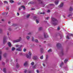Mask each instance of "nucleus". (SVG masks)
<instances>
[{
  "label": "nucleus",
  "mask_w": 73,
  "mask_h": 73,
  "mask_svg": "<svg viewBox=\"0 0 73 73\" xmlns=\"http://www.w3.org/2000/svg\"><path fill=\"white\" fill-rule=\"evenodd\" d=\"M1 51H0V61H1Z\"/></svg>",
  "instance_id": "obj_15"
},
{
  "label": "nucleus",
  "mask_w": 73,
  "mask_h": 73,
  "mask_svg": "<svg viewBox=\"0 0 73 73\" xmlns=\"http://www.w3.org/2000/svg\"><path fill=\"white\" fill-rule=\"evenodd\" d=\"M7 44L8 45V46L9 47H10V48H11V46H12V44H11V42H9Z\"/></svg>",
  "instance_id": "obj_10"
},
{
  "label": "nucleus",
  "mask_w": 73,
  "mask_h": 73,
  "mask_svg": "<svg viewBox=\"0 0 73 73\" xmlns=\"http://www.w3.org/2000/svg\"><path fill=\"white\" fill-rule=\"evenodd\" d=\"M52 49H50L48 51V52L49 53L50 52H52Z\"/></svg>",
  "instance_id": "obj_26"
},
{
  "label": "nucleus",
  "mask_w": 73,
  "mask_h": 73,
  "mask_svg": "<svg viewBox=\"0 0 73 73\" xmlns=\"http://www.w3.org/2000/svg\"><path fill=\"white\" fill-rule=\"evenodd\" d=\"M37 17L36 16H34V19H37Z\"/></svg>",
  "instance_id": "obj_52"
},
{
  "label": "nucleus",
  "mask_w": 73,
  "mask_h": 73,
  "mask_svg": "<svg viewBox=\"0 0 73 73\" xmlns=\"http://www.w3.org/2000/svg\"><path fill=\"white\" fill-rule=\"evenodd\" d=\"M34 3V2H31L30 3H29L28 4V5H29V4H33Z\"/></svg>",
  "instance_id": "obj_27"
},
{
  "label": "nucleus",
  "mask_w": 73,
  "mask_h": 73,
  "mask_svg": "<svg viewBox=\"0 0 73 73\" xmlns=\"http://www.w3.org/2000/svg\"><path fill=\"white\" fill-rule=\"evenodd\" d=\"M49 5H50V6H52V7H54V6H55L54 4L52 3H50L49 4Z\"/></svg>",
  "instance_id": "obj_17"
},
{
  "label": "nucleus",
  "mask_w": 73,
  "mask_h": 73,
  "mask_svg": "<svg viewBox=\"0 0 73 73\" xmlns=\"http://www.w3.org/2000/svg\"><path fill=\"white\" fill-rule=\"evenodd\" d=\"M21 7H22V8H23V10H25V7L24 5H23Z\"/></svg>",
  "instance_id": "obj_25"
},
{
  "label": "nucleus",
  "mask_w": 73,
  "mask_h": 73,
  "mask_svg": "<svg viewBox=\"0 0 73 73\" xmlns=\"http://www.w3.org/2000/svg\"><path fill=\"white\" fill-rule=\"evenodd\" d=\"M26 57L27 58H29V59H31V56L28 54L26 55Z\"/></svg>",
  "instance_id": "obj_8"
},
{
  "label": "nucleus",
  "mask_w": 73,
  "mask_h": 73,
  "mask_svg": "<svg viewBox=\"0 0 73 73\" xmlns=\"http://www.w3.org/2000/svg\"><path fill=\"white\" fill-rule=\"evenodd\" d=\"M15 50V48L14 47H13L11 48L12 51H14Z\"/></svg>",
  "instance_id": "obj_18"
},
{
  "label": "nucleus",
  "mask_w": 73,
  "mask_h": 73,
  "mask_svg": "<svg viewBox=\"0 0 73 73\" xmlns=\"http://www.w3.org/2000/svg\"><path fill=\"white\" fill-rule=\"evenodd\" d=\"M27 50V49L25 48H24L23 49V51L24 52H26Z\"/></svg>",
  "instance_id": "obj_48"
},
{
  "label": "nucleus",
  "mask_w": 73,
  "mask_h": 73,
  "mask_svg": "<svg viewBox=\"0 0 73 73\" xmlns=\"http://www.w3.org/2000/svg\"><path fill=\"white\" fill-rule=\"evenodd\" d=\"M45 14V13L44 12H42V13H41L40 14L41 15L44 14Z\"/></svg>",
  "instance_id": "obj_50"
},
{
  "label": "nucleus",
  "mask_w": 73,
  "mask_h": 73,
  "mask_svg": "<svg viewBox=\"0 0 73 73\" xmlns=\"http://www.w3.org/2000/svg\"><path fill=\"white\" fill-rule=\"evenodd\" d=\"M29 54L30 55V56H31L32 55V53H31V52L29 51Z\"/></svg>",
  "instance_id": "obj_31"
},
{
  "label": "nucleus",
  "mask_w": 73,
  "mask_h": 73,
  "mask_svg": "<svg viewBox=\"0 0 73 73\" xmlns=\"http://www.w3.org/2000/svg\"><path fill=\"white\" fill-rule=\"evenodd\" d=\"M36 72H37L38 73H39V71H38V70H36Z\"/></svg>",
  "instance_id": "obj_58"
},
{
  "label": "nucleus",
  "mask_w": 73,
  "mask_h": 73,
  "mask_svg": "<svg viewBox=\"0 0 73 73\" xmlns=\"http://www.w3.org/2000/svg\"><path fill=\"white\" fill-rule=\"evenodd\" d=\"M45 20H48L49 19V17H48L47 18H45Z\"/></svg>",
  "instance_id": "obj_49"
},
{
  "label": "nucleus",
  "mask_w": 73,
  "mask_h": 73,
  "mask_svg": "<svg viewBox=\"0 0 73 73\" xmlns=\"http://www.w3.org/2000/svg\"><path fill=\"white\" fill-rule=\"evenodd\" d=\"M24 72L25 73H27H27H28V70L27 71V70H24Z\"/></svg>",
  "instance_id": "obj_30"
},
{
  "label": "nucleus",
  "mask_w": 73,
  "mask_h": 73,
  "mask_svg": "<svg viewBox=\"0 0 73 73\" xmlns=\"http://www.w3.org/2000/svg\"><path fill=\"white\" fill-rule=\"evenodd\" d=\"M17 14L18 16H19L20 15V14H19V13H17Z\"/></svg>",
  "instance_id": "obj_62"
},
{
  "label": "nucleus",
  "mask_w": 73,
  "mask_h": 73,
  "mask_svg": "<svg viewBox=\"0 0 73 73\" xmlns=\"http://www.w3.org/2000/svg\"><path fill=\"white\" fill-rule=\"evenodd\" d=\"M40 58V59H41V60L43 59V55H42V56H41Z\"/></svg>",
  "instance_id": "obj_39"
},
{
  "label": "nucleus",
  "mask_w": 73,
  "mask_h": 73,
  "mask_svg": "<svg viewBox=\"0 0 73 73\" xmlns=\"http://www.w3.org/2000/svg\"><path fill=\"white\" fill-rule=\"evenodd\" d=\"M3 72L4 73H6V68H3Z\"/></svg>",
  "instance_id": "obj_22"
},
{
  "label": "nucleus",
  "mask_w": 73,
  "mask_h": 73,
  "mask_svg": "<svg viewBox=\"0 0 73 73\" xmlns=\"http://www.w3.org/2000/svg\"><path fill=\"white\" fill-rule=\"evenodd\" d=\"M60 38H62L63 37V35H60Z\"/></svg>",
  "instance_id": "obj_42"
},
{
  "label": "nucleus",
  "mask_w": 73,
  "mask_h": 73,
  "mask_svg": "<svg viewBox=\"0 0 73 73\" xmlns=\"http://www.w3.org/2000/svg\"><path fill=\"white\" fill-rule=\"evenodd\" d=\"M33 58L34 60H36L38 58V56H33Z\"/></svg>",
  "instance_id": "obj_5"
},
{
  "label": "nucleus",
  "mask_w": 73,
  "mask_h": 73,
  "mask_svg": "<svg viewBox=\"0 0 73 73\" xmlns=\"http://www.w3.org/2000/svg\"><path fill=\"white\" fill-rule=\"evenodd\" d=\"M9 2L11 3H14V1L13 0H10Z\"/></svg>",
  "instance_id": "obj_24"
},
{
  "label": "nucleus",
  "mask_w": 73,
  "mask_h": 73,
  "mask_svg": "<svg viewBox=\"0 0 73 73\" xmlns=\"http://www.w3.org/2000/svg\"><path fill=\"white\" fill-rule=\"evenodd\" d=\"M43 28H42V27H40L39 28H38V31H42V30Z\"/></svg>",
  "instance_id": "obj_14"
},
{
  "label": "nucleus",
  "mask_w": 73,
  "mask_h": 73,
  "mask_svg": "<svg viewBox=\"0 0 73 73\" xmlns=\"http://www.w3.org/2000/svg\"><path fill=\"white\" fill-rule=\"evenodd\" d=\"M35 42H36V43H38V40L36 39L35 40Z\"/></svg>",
  "instance_id": "obj_19"
},
{
  "label": "nucleus",
  "mask_w": 73,
  "mask_h": 73,
  "mask_svg": "<svg viewBox=\"0 0 73 73\" xmlns=\"http://www.w3.org/2000/svg\"><path fill=\"white\" fill-rule=\"evenodd\" d=\"M2 64L3 65H5V63H4V62H3L2 63Z\"/></svg>",
  "instance_id": "obj_60"
},
{
  "label": "nucleus",
  "mask_w": 73,
  "mask_h": 73,
  "mask_svg": "<svg viewBox=\"0 0 73 73\" xmlns=\"http://www.w3.org/2000/svg\"><path fill=\"white\" fill-rule=\"evenodd\" d=\"M4 3L8 4V2H7V1H4Z\"/></svg>",
  "instance_id": "obj_41"
},
{
  "label": "nucleus",
  "mask_w": 73,
  "mask_h": 73,
  "mask_svg": "<svg viewBox=\"0 0 73 73\" xmlns=\"http://www.w3.org/2000/svg\"><path fill=\"white\" fill-rule=\"evenodd\" d=\"M19 55L20 56H23V54L21 52L19 53Z\"/></svg>",
  "instance_id": "obj_37"
},
{
  "label": "nucleus",
  "mask_w": 73,
  "mask_h": 73,
  "mask_svg": "<svg viewBox=\"0 0 73 73\" xmlns=\"http://www.w3.org/2000/svg\"><path fill=\"white\" fill-rule=\"evenodd\" d=\"M9 31H12V29H11V28H9Z\"/></svg>",
  "instance_id": "obj_51"
},
{
  "label": "nucleus",
  "mask_w": 73,
  "mask_h": 73,
  "mask_svg": "<svg viewBox=\"0 0 73 73\" xmlns=\"http://www.w3.org/2000/svg\"><path fill=\"white\" fill-rule=\"evenodd\" d=\"M67 61H68V60L67 59H66L64 60V62H65V63H66V62H67Z\"/></svg>",
  "instance_id": "obj_45"
},
{
  "label": "nucleus",
  "mask_w": 73,
  "mask_h": 73,
  "mask_svg": "<svg viewBox=\"0 0 73 73\" xmlns=\"http://www.w3.org/2000/svg\"><path fill=\"white\" fill-rule=\"evenodd\" d=\"M48 58V55H46V59H47Z\"/></svg>",
  "instance_id": "obj_57"
},
{
  "label": "nucleus",
  "mask_w": 73,
  "mask_h": 73,
  "mask_svg": "<svg viewBox=\"0 0 73 73\" xmlns=\"http://www.w3.org/2000/svg\"><path fill=\"white\" fill-rule=\"evenodd\" d=\"M3 56L5 57L7 56V54L5 53L4 54H3Z\"/></svg>",
  "instance_id": "obj_40"
},
{
  "label": "nucleus",
  "mask_w": 73,
  "mask_h": 73,
  "mask_svg": "<svg viewBox=\"0 0 73 73\" xmlns=\"http://www.w3.org/2000/svg\"><path fill=\"white\" fill-rule=\"evenodd\" d=\"M66 38H68V39H69V36H67L66 37Z\"/></svg>",
  "instance_id": "obj_46"
},
{
  "label": "nucleus",
  "mask_w": 73,
  "mask_h": 73,
  "mask_svg": "<svg viewBox=\"0 0 73 73\" xmlns=\"http://www.w3.org/2000/svg\"><path fill=\"white\" fill-rule=\"evenodd\" d=\"M68 35L70 36H73V35H73V34H71V33H70V34H68Z\"/></svg>",
  "instance_id": "obj_43"
},
{
  "label": "nucleus",
  "mask_w": 73,
  "mask_h": 73,
  "mask_svg": "<svg viewBox=\"0 0 73 73\" xmlns=\"http://www.w3.org/2000/svg\"><path fill=\"white\" fill-rule=\"evenodd\" d=\"M16 46L17 47V48L18 47H20V45H16Z\"/></svg>",
  "instance_id": "obj_47"
},
{
  "label": "nucleus",
  "mask_w": 73,
  "mask_h": 73,
  "mask_svg": "<svg viewBox=\"0 0 73 73\" xmlns=\"http://www.w3.org/2000/svg\"><path fill=\"white\" fill-rule=\"evenodd\" d=\"M30 15H30L29 14L28 15H27V18H29V16H30Z\"/></svg>",
  "instance_id": "obj_38"
},
{
  "label": "nucleus",
  "mask_w": 73,
  "mask_h": 73,
  "mask_svg": "<svg viewBox=\"0 0 73 73\" xmlns=\"http://www.w3.org/2000/svg\"><path fill=\"white\" fill-rule=\"evenodd\" d=\"M64 65V63H63V62H62V63L60 64V66L61 67V66H62V65Z\"/></svg>",
  "instance_id": "obj_32"
},
{
  "label": "nucleus",
  "mask_w": 73,
  "mask_h": 73,
  "mask_svg": "<svg viewBox=\"0 0 73 73\" xmlns=\"http://www.w3.org/2000/svg\"><path fill=\"white\" fill-rule=\"evenodd\" d=\"M35 64V63H34V62H32V63H31V65H34V64Z\"/></svg>",
  "instance_id": "obj_36"
},
{
  "label": "nucleus",
  "mask_w": 73,
  "mask_h": 73,
  "mask_svg": "<svg viewBox=\"0 0 73 73\" xmlns=\"http://www.w3.org/2000/svg\"><path fill=\"white\" fill-rule=\"evenodd\" d=\"M56 46L58 48H60V47H61V44L59 43L57 44Z\"/></svg>",
  "instance_id": "obj_6"
},
{
  "label": "nucleus",
  "mask_w": 73,
  "mask_h": 73,
  "mask_svg": "<svg viewBox=\"0 0 73 73\" xmlns=\"http://www.w3.org/2000/svg\"><path fill=\"white\" fill-rule=\"evenodd\" d=\"M16 66L17 68H19V67L20 66L19 64H18V63H17Z\"/></svg>",
  "instance_id": "obj_23"
},
{
  "label": "nucleus",
  "mask_w": 73,
  "mask_h": 73,
  "mask_svg": "<svg viewBox=\"0 0 73 73\" xmlns=\"http://www.w3.org/2000/svg\"><path fill=\"white\" fill-rule=\"evenodd\" d=\"M21 40V37H20L19 38V39L13 40V42H20V41Z\"/></svg>",
  "instance_id": "obj_2"
},
{
  "label": "nucleus",
  "mask_w": 73,
  "mask_h": 73,
  "mask_svg": "<svg viewBox=\"0 0 73 73\" xmlns=\"http://www.w3.org/2000/svg\"><path fill=\"white\" fill-rule=\"evenodd\" d=\"M19 11H20V10H21V8H19Z\"/></svg>",
  "instance_id": "obj_64"
},
{
  "label": "nucleus",
  "mask_w": 73,
  "mask_h": 73,
  "mask_svg": "<svg viewBox=\"0 0 73 73\" xmlns=\"http://www.w3.org/2000/svg\"><path fill=\"white\" fill-rule=\"evenodd\" d=\"M64 55V52H63V51H62L60 53V56H63Z\"/></svg>",
  "instance_id": "obj_11"
},
{
  "label": "nucleus",
  "mask_w": 73,
  "mask_h": 73,
  "mask_svg": "<svg viewBox=\"0 0 73 73\" xmlns=\"http://www.w3.org/2000/svg\"><path fill=\"white\" fill-rule=\"evenodd\" d=\"M44 37L45 38H47L48 37V34L46 33H44Z\"/></svg>",
  "instance_id": "obj_4"
},
{
  "label": "nucleus",
  "mask_w": 73,
  "mask_h": 73,
  "mask_svg": "<svg viewBox=\"0 0 73 73\" xmlns=\"http://www.w3.org/2000/svg\"><path fill=\"white\" fill-rule=\"evenodd\" d=\"M32 38V40L33 41H34V38H33V37Z\"/></svg>",
  "instance_id": "obj_53"
},
{
  "label": "nucleus",
  "mask_w": 73,
  "mask_h": 73,
  "mask_svg": "<svg viewBox=\"0 0 73 73\" xmlns=\"http://www.w3.org/2000/svg\"><path fill=\"white\" fill-rule=\"evenodd\" d=\"M63 5H64V3L62 2L61 3L60 5L59 6V8H61L63 7Z\"/></svg>",
  "instance_id": "obj_7"
},
{
  "label": "nucleus",
  "mask_w": 73,
  "mask_h": 73,
  "mask_svg": "<svg viewBox=\"0 0 73 73\" xmlns=\"http://www.w3.org/2000/svg\"><path fill=\"white\" fill-rule=\"evenodd\" d=\"M16 50H17L18 51H19V52H21L22 50L21 49V48L19 47V48H17Z\"/></svg>",
  "instance_id": "obj_9"
},
{
  "label": "nucleus",
  "mask_w": 73,
  "mask_h": 73,
  "mask_svg": "<svg viewBox=\"0 0 73 73\" xmlns=\"http://www.w3.org/2000/svg\"><path fill=\"white\" fill-rule=\"evenodd\" d=\"M69 11H73V8H72V7H70Z\"/></svg>",
  "instance_id": "obj_16"
},
{
  "label": "nucleus",
  "mask_w": 73,
  "mask_h": 73,
  "mask_svg": "<svg viewBox=\"0 0 73 73\" xmlns=\"http://www.w3.org/2000/svg\"><path fill=\"white\" fill-rule=\"evenodd\" d=\"M28 35H31V33H30L28 34Z\"/></svg>",
  "instance_id": "obj_55"
},
{
  "label": "nucleus",
  "mask_w": 73,
  "mask_h": 73,
  "mask_svg": "<svg viewBox=\"0 0 73 73\" xmlns=\"http://www.w3.org/2000/svg\"><path fill=\"white\" fill-rule=\"evenodd\" d=\"M42 7H44V4H43V3L42 4Z\"/></svg>",
  "instance_id": "obj_63"
},
{
  "label": "nucleus",
  "mask_w": 73,
  "mask_h": 73,
  "mask_svg": "<svg viewBox=\"0 0 73 73\" xmlns=\"http://www.w3.org/2000/svg\"><path fill=\"white\" fill-rule=\"evenodd\" d=\"M40 52L42 53L43 52H44V50L43 49V48H40Z\"/></svg>",
  "instance_id": "obj_21"
},
{
  "label": "nucleus",
  "mask_w": 73,
  "mask_h": 73,
  "mask_svg": "<svg viewBox=\"0 0 73 73\" xmlns=\"http://www.w3.org/2000/svg\"><path fill=\"white\" fill-rule=\"evenodd\" d=\"M26 38H27V40H29V39L30 38V37L29 36H27Z\"/></svg>",
  "instance_id": "obj_28"
},
{
  "label": "nucleus",
  "mask_w": 73,
  "mask_h": 73,
  "mask_svg": "<svg viewBox=\"0 0 73 73\" xmlns=\"http://www.w3.org/2000/svg\"><path fill=\"white\" fill-rule=\"evenodd\" d=\"M58 2H59V1L58 0L54 2L55 4L57 5L58 4Z\"/></svg>",
  "instance_id": "obj_12"
},
{
  "label": "nucleus",
  "mask_w": 73,
  "mask_h": 73,
  "mask_svg": "<svg viewBox=\"0 0 73 73\" xmlns=\"http://www.w3.org/2000/svg\"><path fill=\"white\" fill-rule=\"evenodd\" d=\"M60 28L59 27H58L57 28V30H60Z\"/></svg>",
  "instance_id": "obj_56"
},
{
  "label": "nucleus",
  "mask_w": 73,
  "mask_h": 73,
  "mask_svg": "<svg viewBox=\"0 0 73 73\" xmlns=\"http://www.w3.org/2000/svg\"><path fill=\"white\" fill-rule=\"evenodd\" d=\"M50 12V11L49 10H48L47 11V12Z\"/></svg>",
  "instance_id": "obj_59"
},
{
  "label": "nucleus",
  "mask_w": 73,
  "mask_h": 73,
  "mask_svg": "<svg viewBox=\"0 0 73 73\" xmlns=\"http://www.w3.org/2000/svg\"><path fill=\"white\" fill-rule=\"evenodd\" d=\"M51 20L52 21L51 23L52 25H58V21H57V19L54 17H52Z\"/></svg>",
  "instance_id": "obj_1"
},
{
  "label": "nucleus",
  "mask_w": 73,
  "mask_h": 73,
  "mask_svg": "<svg viewBox=\"0 0 73 73\" xmlns=\"http://www.w3.org/2000/svg\"><path fill=\"white\" fill-rule=\"evenodd\" d=\"M3 33V30L1 29H0V33Z\"/></svg>",
  "instance_id": "obj_35"
},
{
  "label": "nucleus",
  "mask_w": 73,
  "mask_h": 73,
  "mask_svg": "<svg viewBox=\"0 0 73 73\" xmlns=\"http://www.w3.org/2000/svg\"><path fill=\"white\" fill-rule=\"evenodd\" d=\"M36 23L37 24H38V23H39V21H38V19H36Z\"/></svg>",
  "instance_id": "obj_33"
},
{
  "label": "nucleus",
  "mask_w": 73,
  "mask_h": 73,
  "mask_svg": "<svg viewBox=\"0 0 73 73\" xmlns=\"http://www.w3.org/2000/svg\"><path fill=\"white\" fill-rule=\"evenodd\" d=\"M7 37L6 36H4L3 37V44H5V42H7Z\"/></svg>",
  "instance_id": "obj_3"
},
{
  "label": "nucleus",
  "mask_w": 73,
  "mask_h": 73,
  "mask_svg": "<svg viewBox=\"0 0 73 73\" xmlns=\"http://www.w3.org/2000/svg\"><path fill=\"white\" fill-rule=\"evenodd\" d=\"M36 65H35L33 67V69H36Z\"/></svg>",
  "instance_id": "obj_34"
},
{
  "label": "nucleus",
  "mask_w": 73,
  "mask_h": 73,
  "mask_svg": "<svg viewBox=\"0 0 73 73\" xmlns=\"http://www.w3.org/2000/svg\"><path fill=\"white\" fill-rule=\"evenodd\" d=\"M28 65V62H26L24 64V66H27V65Z\"/></svg>",
  "instance_id": "obj_13"
},
{
  "label": "nucleus",
  "mask_w": 73,
  "mask_h": 73,
  "mask_svg": "<svg viewBox=\"0 0 73 73\" xmlns=\"http://www.w3.org/2000/svg\"><path fill=\"white\" fill-rule=\"evenodd\" d=\"M28 73H31V71H28Z\"/></svg>",
  "instance_id": "obj_54"
},
{
  "label": "nucleus",
  "mask_w": 73,
  "mask_h": 73,
  "mask_svg": "<svg viewBox=\"0 0 73 73\" xmlns=\"http://www.w3.org/2000/svg\"><path fill=\"white\" fill-rule=\"evenodd\" d=\"M22 47H23V45H20L19 48H22Z\"/></svg>",
  "instance_id": "obj_44"
},
{
  "label": "nucleus",
  "mask_w": 73,
  "mask_h": 73,
  "mask_svg": "<svg viewBox=\"0 0 73 73\" xmlns=\"http://www.w3.org/2000/svg\"><path fill=\"white\" fill-rule=\"evenodd\" d=\"M72 15H73V14H69L68 16V17H70V16L72 17Z\"/></svg>",
  "instance_id": "obj_29"
},
{
  "label": "nucleus",
  "mask_w": 73,
  "mask_h": 73,
  "mask_svg": "<svg viewBox=\"0 0 73 73\" xmlns=\"http://www.w3.org/2000/svg\"><path fill=\"white\" fill-rule=\"evenodd\" d=\"M31 10H35V9L33 8H32V9H31Z\"/></svg>",
  "instance_id": "obj_61"
},
{
  "label": "nucleus",
  "mask_w": 73,
  "mask_h": 73,
  "mask_svg": "<svg viewBox=\"0 0 73 73\" xmlns=\"http://www.w3.org/2000/svg\"><path fill=\"white\" fill-rule=\"evenodd\" d=\"M39 1L40 4H42V0H38Z\"/></svg>",
  "instance_id": "obj_20"
}]
</instances>
